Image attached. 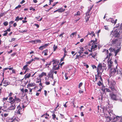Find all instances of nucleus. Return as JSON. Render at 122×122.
Segmentation results:
<instances>
[{
  "label": "nucleus",
  "instance_id": "f257e3e1",
  "mask_svg": "<svg viewBox=\"0 0 122 122\" xmlns=\"http://www.w3.org/2000/svg\"><path fill=\"white\" fill-rule=\"evenodd\" d=\"M108 51L106 49L104 50L103 52H104L105 54H107V56L104 60L103 61L105 62L106 61H107V64L108 66V69H110V72L109 75L110 77L114 75L116 71V70L113 68V62L111 61V59H110V57L112 56L111 53H109V55H107Z\"/></svg>",
  "mask_w": 122,
  "mask_h": 122
},
{
  "label": "nucleus",
  "instance_id": "f03ea898",
  "mask_svg": "<svg viewBox=\"0 0 122 122\" xmlns=\"http://www.w3.org/2000/svg\"><path fill=\"white\" fill-rule=\"evenodd\" d=\"M97 43H96V41H94L92 40L91 42L89 43V44H88L89 46H91V50H89V51L90 52H92L93 50L94 51L96 50V49L97 47Z\"/></svg>",
  "mask_w": 122,
  "mask_h": 122
},
{
  "label": "nucleus",
  "instance_id": "7ed1b4c3",
  "mask_svg": "<svg viewBox=\"0 0 122 122\" xmlns=\"http://www.w3.org/2000/svg\"><path fill=\"white\" fill-rule=\"evenodd\" d=\"M108 85L109 86V88L111 89L113 92L115 91L116 90L115 88V82L112 80L110 81L108 80Z\"/></svg>",
  "mask_w": 122,
  "mask_h": 122
},
{
  "label": "nucleus",
  "instance_id": "20e7f679",
  "mask_svg": "<svg viewBox=\"0 0 122 122\" xmlns=\"http://www.w3.org/2000/svg\"><path fill=\"white\" fill-rule=\"evenodd\" d=\"M120 43H118V44L117 45L115 48L112 49V48H110L109 50L110 51H112L113 50L115 52V56H116L117 54L120 51V49L121 48V46H120Z\"/></svg>",
  "mask_w": 122,
  "mask_h": 122
},
{
  "label": "nucleus",
  "instance_id": "39448f33",
  "mask_svg": "<svg viewBox=\"0 0 122 122\" xmlns=\"http://www.w3.org/2000/svg\"><path fill=\"white\" fill-rule=\"evenodd\" d=\"M9 101H11V103H18L21 101L20 99L17 97L16 96H15L14 98L13 99L12 97H10L9 99Z\"/></svg>",
  "mask_w": 122,
  "mask_h": 122
},
{
  "label": "nucleus",
  "instance_id": "423d86ee",
  "mask_svg": "<svg viewBox=\"0 0 122 122\" xmlns=\"http://www.w3.org/2000/svg\"><path fill=\"white\" fill-rule=\"evenodd\" d=\"M110 121L112 122H115L118 121L119 122H122V117H113L112 118L109 119Z\"/></svg>",
  "mask_w": 122,
  "mask_h": 122
},
{
  "label": "nucleus",
  "instance_id": "0eeeda50",
  "mask_svg": "<svg viewBox=\"0 0 122 122\" xmlns=\"http://www.w3.org/2000/svg\"><path fill=\"white\" fill-rule=\"evenodd\" d=\"M112 32L111 35H113L115 37H118L119 36L120 33H122V30L120 28L118 30L117 29V30H115L113 31H112Z\"/></svg>",
  "mask_w": 122,
  "mask_h": 122
},
{
  "label": "nucleus",
  "instance_id": "6e6552de",
  "mask_svg": "<svg viewBox=\"0 0 122 122\" xmlns=\"http://www.w3.org/2000/svg\"><path fill=\"white\" fill-rule=\"evenodd\" d=\"M103 70L104 69L102 68V64L99 63L97 66V74H102L103 71Z\"/></svg>",
  "mask_w": 122,
  "mask_h": 122
},
{
  "label": "nucleus",
  "instance_id": "1a4fd4ad",
  "mask_svg": "<svg viewBox=\"0 0 122 122\" xmlns=\"http://www.w3.org/2000/svg\"><path fill=\"white\" fill-rule=\"evenodd\" d=\"M54 62L53 63V67L52 68L53 70H57L59 69V65H58V63L55 60H53Z\"/></svg>",
  "mask_w": 122,
  "mask_h": 122
},
{
  "label": "nucleus",
  "instance_id": "9d476101",
  "mask_svg": "<svg viewBox=\"0 0 122 122\" xmlns=\"http://www.w3.org/2000/svg\"><path fill=\"white\" fill-rule=\"evenodd\" d=\"M6 120L7 122H13L15 121H18L17 119H16L14 116H13L12 118L8 117L7 118Z\"/></svg>",
  "mask_w": 122,
  "mask_h": 122
},
{
  "label": "nucleus",
  "instance_id": "9b49d317",
  "mask_svg": "<svg viewBox=\"0 0 122 122\" xmlns=\"http://www.w3.org/2000/svg\"><path fill=\"white\" fill-rule=\"evenodd\" d=\"M93 5H92L90 6L89 7H88V9L87 12L86 13V15H89L90 14V11L92 10V8L93 7Z\"/></svg>",
  "mask_w": 122,
  "mask_h": 122
},
{
  "label": "nucleus",
  "instance_id": "f8f14e48",
  "mask_svg": "<svg viewBox=\"0 0 122 122\" xmlns=\"http://www.w3.org/2000/svg\"><path fill=\"white\" fill-rule=\"evenodd\" d=\"M10 103L11 104V106L9 107V110H12L14 109L16 107L15 103H11V101H10Z\"/></svg>",
  "mask_w": 122,
  "mask_h": 122
},
{
  "label": "nucleus",
  "instance_id": "ddd939ff",
  "mask_svg": "<svg viewBox=\"0 0 122 122\" xmlns=\"http://www.w3.org/2000/svg\"><path fill=\"white\" fill-rule=\"evenodd\" d=\"M110 95L112 99L114 100H117V96L115 94L112 93L111 94H110Z\"/></svg>",
  "mask_w": 122,
  "mask_h": 122
},
{
  "label": "nucleus",
  "instance_id": "4468645a",
  "mask_svg": "<svg viewBox=\"0 0 122 122\" xmlns=\"http://www.w3.org/2000/svg\"><path fill=\"white\" fill-rule=\"evenodd\" d=\"M4 78H3L2 80V82H3V86H6L9 85V81L7 80H4Z\"/></svg>",
  "mask_w": 122,
  "mask_h": 122
},
{
  "label": "nucleus",
  "instance_id": "2eb2a0df",
  "mask_svg": "<svg viewBox=\"0 0 122 122\" xmlns=\"http://www.w3.org/2000/svg\"><path fill=\"white\" fill-rule=\"evenodd\" d=\"M22 108L21 107L20 105H18L17 107V111L19 114H20V112L21 111Z\"/></svg>",
  "mask_w": 122,
  "mask_h": 122
},
{
  "label": "nucleus",
  "instance_id": "dca6fc26",
  "mask_svg": "<svg viewBox=\"0 0 122 122\" xmlns=\"http://www.w3.org/2000/svg\"><path fill=\"white\" fill-rule=\"evenodd\" d=\"M48 45V44H45L44 45L40 46L39 47V49L40 50H42L45 48L46 47H47Z\"/></svg>",
  "mask_w": 122,
  "mask_h": 122
},
{
  "label": "nucleus",
  "instance_id": "f3484780",
  "mask_svg": "<svg viewBox=\"0 0 122 122\" xmlns=\"http://www.w3.org/2000/svg\"><path fill=\"white\" fill-rule=\"evenodd\" d=\"M53 74V72L51 71L50 72H49L48 74L49 77L52 78V79L53 80L54 79Z\"/></svg>",
  "mask_w": 122,
  "mask_h": 122
},
{
  "label": "nucleus",
  "instance_id": "a211bd4d",
  "mask_svg": "<svg viewBox=\"0 0 122 122\" xmlns=\"http://www.w3.org/2000/svg\"><path fill=\"white\" fill-rule=\"evenodd\" d=\"M48 49H46L44 50L42 52V54H44V55L45 56H46L48 55Z\"/></svg>",
  "mask_w": 122,
  "mask_h": 122
},
{
  "label": "nucleus",
  "instance_id": "6ab92c4d",
  "mask_svg": "<svg viewBox=\"0 0 122 122\" xmlns=\"http://www.w3.org/2000/svg\"><path fill=\"white\" fill-rule=\"evenodd\" d=\"M46 76V73L43 72L41 73V74L39 75V77L40 78H41L43 76Z\"/></svg>",
  "mask_w": 122,
  "mask_h": 122
},
{
  "label": "nucleus",
  "instance_id": "aec40b11",
  "mask_svg": "<svg viewBox=\"0 0 122 122\" xmlns=\"http://www.w3.org/2000/svg\"><path fill=\"white\" fill-rule=\"evenodd\" d=\"M88 35H90L92 36V37H93V36L95 37V34L94 33V32L92 31L91 32V33L89 32L86 35V37Z\"/></svg>",
  "mask_w": 122,
  "mask_h": 122
},
{
  "label": "nucleus",
  "instance_id": "412c9836",
  "mask_svg": "<svg viewBox=\"0 0 122 122\" xmlns=\"http://www.w3.org/2000/svg\"><path fill=\"white\" fill-rule=\"evenodd\" d=\"M23 19V17H20V18H19V16H17L16 17V18L15 19V21H18L19 20H21Z\"/></svg>",
  "mask_w": 122,
  "mask_h": 122
},
{
  "label": "nucleus",
  "instance_id": "4be33fe9",
  "mask_svg": "<svg viewBox=\"0 0 122 122\" xmlns=\"http://www.w3.org/2000/svg\"><path fill=\"white\" fill-rule=\"evenodd\" d=\"M52 118L53 120H55L56 119V120H58V118H57V117H56V115L54 114V113L52 115Z\"/></svg>",
  "mask_w": 122,
  "mask_h": 122
},
{
  "label": "nucleus",
  "instance_id": "5701e85b",
  "mask_svg": "<svg viewBox=\"0 0 122 122\" xmlns=\"http://www.w3.org/2000/svg\"><path fill=\"white\" fill-rule=\"evenodd\" d=\"M118 40L117 39H113L112 40V44H114L115 43H116L117 42H118Z\"/></svg>",
  "mask_w": 122,
  "mask_h": 122
},
{
  "label": "nucleus",
  "instance_id": "b1692460",
  "mask_svg": "<svg viewBox=\"0 0 122 122\" xmlns=\"http://www.w3.org/2000/svg\"><path fill=\"white\" fill-rule=\"evenodd\" d=\"M107 21L111 22L113 23V19L112 18H110L108 19H106V20Z\"/></svg>",
  "mask_w": 122,
  "mask_h": 122
},
{
  "label": "nucleus",
  "instance_id": "393cba45",
  "mask_svg": "<svg viewBox=\"0 0 122 122\" xmlns=\"http://www.w3.org/2000/svg\"><path fill=\"white\" fill-rule=\"evenodd\" d=\"M3 110L4 109L3 108V107L1 106L0 107V115H1L2 116H3V113L1 111V110Z\"/></svg>",
  "mask_w": 122,
  "mask_h": 122
},
{
  "label": "nucleus",
  "instance_id": "a878e982",
  "mask_svg": "<svg viewBox=\"0 0 122 122\" xmlns=\"http://www.w3.org/2000/svg\"><path fill=\"white\" fill-rule=\"evenodd\" d=\"M65 10V9H63L61 8L58 9V12H62Z\"/></svg>",
  "mask_w": 122,
  "mask_h": 122
},
{
  "label": "nucleus",
  "instance_id": "bb28decb",
  "mask_svg": "<svg viewBox=\"0 0 122 122\" xmlns=\"http://www.w3.org/2000/svg\"><path fill=\"white\" fill-rule=\"evenodd\" d=\"M35 85L36 84L35 83H33L28 84L27 85V86L28 87H32L35 86Z\"/></svg>",
  "mask_w": 122,
  "mask_h": 122
},
{
  "label": "nucleus",
  "instance_id": "cd10ccee",
  "mask_svg": "<svg viewBox=\"0 0 122 122\" xmlns=\"http://www.w3.org/2000/svg\"><path fill=\"white\" fill-rule=\"evenodd\" d=\"M30 74H26L24 78L25 79L28 78L30 77Z\"/></svg>",
  "mask_w": 122,
  "mask_h": 122
},
{
  "label": "nucleus",
  "instance_id": "c85d7f7f",
  "mask_svg": "<svg viewBox=\"0 0 122 122\" xmlns=\"http://www.w3.org/2000/svg\"><path fill=\"white\" fill-rule=\"evenodd\" d=\"M81 14V12L79 11H78L77 12L76 14L75 15V16L76 17L77 16H79Z\"/></svg>",
  "mask_w": 122,
  "mask_h": 122
},
{
  "label": "nucleus",
  "instance_id": "c756f323",
  "mask_svg": "<svg viewBox=\"0 0 122 122\" xmlns=\"http://www.w3.org/2000/svg\"><path fill=\"white\" fill-rule=\"evenodd\" d=\"M86 15V16L85 17V19L86 20V22H87L89 20V15Z\"/></svg>",
  "mask_w": 122,
  "mask_h": 122
},
{
  "label": "nucleus",
  "instance_id": "7c9ffc66",
  "mask_svg": "<svg viewBox=\"0 0 122 122\" xmlns=\"http://www.w3.org/2000/svg\"><path fill=\"white\" fill-rule=\"evenodd\" d=\"M3 107V108L4 109V110H3L4 111V109H5L7 108V106L6 104V103H4V105L2 107Z\"/></svg>",
  "mask_w": 122,
  "mask_h": 122
},
{
  "label": "nucleus",
  "instance_id": "2f4dec72",
  "mask_svg": "<svg viewBox=\"0 0 122 122\" xmlns=\"http://www.w3.org/2000/svg\"><path fill=\"white\" fill-rule=\"evenodd\" d=\"M28 65H25L23 67V69L24 70H25L26 69H28V68L27 67V66Z\"/></svg>",
  "mask_w": 122,
  "mask_h": 122
},
{
  "label": "nucleus",
  "instance_id": "473e14b6",
  "mask_svg": "<svg viewBox=\"0 0 122 122\" xmlns=\"http://www.w3.org/2000/svg\"><path fill=\"white\" fill-rule=\"evenodd\" d=\"M36 43H41V40L39 39L36 40Z\"/></svg>",
  "mask_w": 122,
  "mask_h": 122
},
{
  "label": "nucleus",
  "instance_id": "72a5a7b5",
  "mask_svg": "<svg viewBox=\"0 0 122 122\" xmlns=\"http://www.w3.org/2000/svg\"><path fill=\"white\" fill-rule=\"evenodd\" d=\"M104 90L105 91H106L107 92H111L110 90L108 88H105Z\"/></svg>",
  "mask_w": 122,
  "mask_h": 122
},
{
  "label": "nucleus",
  "instance_id": "f704fd0d",
  "mask_svg": "<svg viewBox=\"0 0 122 122\" xmlns=\"http://www.w3.org/2000/svg\"><path fill=\"white\" fill-rule=\"evenodd\" d=\"M76 33H77L76 32H74L73 33H72L71 35V37H73V36L74 35L76 34Z\"/></svg>",
  "mask_w": 122,
  "mask_h": 122
},
{
  "label": "nucleus",
  "instance_id": "c9c22d12",
  "mask_svg": "<svg viewBox=\"0 0 122 122\" xmlns=\"http://www.w3.org/2000/svg\"><path fill=\"white\" fill-rule=\"evenodd\" d=\"M101 74H98L97 77H99V78H100L101 79V80L102 81V78L101 77Z\"/></svg>",
  "mask_w": 122,
  "mask_h": 122
},
{
  "label": "nucleus",
  "instance_id": "e433bc0d",
  "mask_svg": "<svg viewBox=\"0 0 122 122\" xmlns=\"http://www.w3.org/2000/svg\"><path fill=\"white\" fill-rule=\"evenodd\" d=\"M30 42L32 43L33 44H36L35 40H31L29 41Z\"/></svg>",
  "mask_w": 122,
  "mask_h": 122
},
{
  "label": "nucleus",
  "instance_id": "4c0bfd02",
  "mask_svg": "<svg viewBox=\"0 0 122 122\" xmlns=\"http://www.w3.org/2000/svg\"><path fill=\"white\" fill-rule=\"evenodd\" d=\"M4 25L5 26H6L8 25V22L7 21H5L4 23Z\"/></svg>",
  "mask_w": 122,
  "mask_h": 122
},
{
  "label": "nucleus",
  "instance_id": "58836bf2",
  "mask_svg": "<svg viewBox=\"0 0 122 122\" xmlns=\"http://www.w3.org/2000/svg\"><path fill=\"white\" fill-rule=\"evenodd\" d=\"M57 48V46H56L55 45H54L53 47L54 51H55L56 50V49Z\"/></svg>",
  "mask_w": 122,
  "mask_h": 122
},
{
  "label": "nucleus",
  "instance_id": "ea45409f",
  "mask_svg": "<svg viewBox=\"0 0 122 122\" xmlns=\"http://www.w3.org/2000/svg\"><path fill=\"white\" fill-rule=\"evenodd\" d=\"M83 84V83L82 82H80L79 84V86H78V88L81 89V86Z\"/></svg>",
  "mask_w": 122,
  "mask_h": 122
},
{
  "label": "nucleus",
  "instance_id": "a19ab883",
  "mask_svg": "<svg viewBox=\"0 0 122 122\" xmlns=\"http://www.w3.org/2000/svg\"><path fill=\"white\" fill-rule=\"evenodd\" d=\"M21 31H20V32L21 33H23L24 32H26L27 31V30L25 29L24 30H20Z\"/></svg>",
  "mask_w": 122,
  "mask_h": 122
},
{
  "label": "nucleus",
  "instance_id": "79ce46f5",
  "mask_svg": "<svg viewBox=\"0 0 122 122\" xmlns=\"http://www.w3.org/2000/svg\"><path fill=\"white\" fill-rule=\"evenodd\" d=\"M97 84L99 86H100L102 85V83L101 81H99L97 83Z\"/></svg>",
  "mask_w": 122,
  "mask_h": 122
},
{
  "label": "nucleus",
  "instance_id": "37998d69",
  "mask_svg": "<svg viewBox=\"0 0 122 122\" xmlns=\"http://www.w3.org/2000/svg\"><path fill=\"white\" fill-rule=\"evenodd\" d=\"M66 48L65 47L64 48H63V50L64 51V53L67 54V52L66 50Z\"/></svg>",
  "mask_w": 122,
  "mask_h": 122
},
{
  "label": "nucleus",
  "instance_id": "c03bdc74",
  "mask_svg": "<svg viewBox=\"0 0 122 122\" xmlns=\"http://www.w3.org/2000/svg\"><path fill=\"white\" fill-rule=\"evenodd\" d=\"M4 32H5V33L3 34V36H6L7 35V32L6 31V30H5L4 31Z\"/></svg>",
  "mask_w": 122,
  "mask_h": 122
},
{
  "label": "nucleus",
  "instance_id": "a18cd8bd",
  "mask_svg": "<svg viewBox=\"0 0 122 122\" xmlns=\"http://www.w3.org/2000/svg\"><path fill=\"white\" fill-rule=\"evenodd\" d=\"M104 27H105L104 28L106 30H108L109 29V28L107 26H104Z\"/></svg>",
  "mask_w": 122,
  "mask_h": 122
},
{
  "label": "nucleus",
  "instance_id": "49530a36",
  "mask_svg": "<svg viewBox=\"0 0 122 122\" xmlns=\"http://www.w3.org/2000/svg\"><path fill=\"white\" fill-rule=\"evenodd\" d=\"M79 48L81 50V51H84V48L82 47H79Z\"/></svg>",
  "mask_w": 122,
  "mask_h": 122
},
{
  "label": "nucleus",
  "instance_id": "de8ad7c7",
  "mask_svg": "<svg viewBox=\"0 0 122 122\" xmlns=\"http://www.w3.org/2000/svg\"><path fill=\"white\" fill-rule=\"evenodd\" d=\"M15 38H12L11 39V40L10 41V42H12L13 41H15Z\"/></svg>",
  "mask_w": 122,
  "mask_h": 122
},
{
  "label": "nucleus",
  "instance_id": "09e8293b",
  "mask_svg": "<svg viewBox=\"0 0 122 122\" xmlns=\"http://www.w3.org/2000/svg\"><path fill=\"white\" fill-rule=\"evenodd\" d=\"M13 95V93H12V92H10L9 94L8 97H11V96H12Z\"/></svg>",
  "mask_w": 122,
  "mask_h": 122
},
{
  "label": "nucleus",
  "instance_id": "8fccbe9b",
  "mask_svg": "<svg viewBox=\"0 0 122 122\" xmlns=\"http://www.w3.org/2000/svg\"><path fill=\"white\" fill-rule=\"evenodd\" d=\"M30 10H32L33 11H35V9L34 8H33L32 7H30Z\"/></svg>",
  "mask_w": 122,
  "mask_h": 122
},
{
  "label": "nucleus",
  "instance_id": "3c124183",
  "mask_svg": "<svg viewBox=\"0 0 122 122\" xmlns=\"http://www.w3.org/2000/svg\"><path fill=\"white\" fill-rule=\"evenodd\" d=\"M80 57V56L79 55H77L76 56V57L75 58V59H79V57Z\"/></svg>",
  "mask_w": 122,
  "mask_h": 122
},
{
  "label": "nucleus",
  "instance_id": "603ef678",
  "mask_svg": "<svg viewBox=\"0 0 122 122\" xmlns=\"http://www.w3.org/2000/svg\"><path fill=\"white\" fill-rule=\"evenodd\" d=\"M98 76V74H97V75H95V79L97 81V80L99 78V77H97Z\"/></svg>",
  "mask_w": 122,
  "mask_h": 122
},
{
  "label": "nucleus",
  "instance_id": "864d4df0",
  "mask_svg": "<svg viewBox=\"0 0 122 122\" xmlns=\"http://www.w3.org/2000/svg\"><path fill=\"white\" fill-rule=\"evenodd\" d=\"M92 66L93 69L97 68L96 66L94 65H92Z\"/></svg>",
  "mask_w": 122,
  "mask_h": 122
},
{
  "label": "nucleus",
  "instance_id": "5fc2aeb1",
  "mask_svg": "<svg viewBox=\"0 0 122 122\" xmlns=\"http://www.w3.org/2000/svg\"><path fill=\"white\" fill-rule=\"evenodd\" d=\"M102 67H106V65L104 63H103V64H102Z\"/></svg>",
  "mask_w": 122,
  "mask_h": 122
},
{
  "label": "nucleus",
  "instance_id": "6e6d98bb",
  "mask_svg": "<svg viewBox=\"0 0 122 122\" xmlns=\"http://www.w3.org/2000/svg\"><path fill=\"white\" fill-rule=\"evenodd\" d=\"M83 91H82L81 90H79V92L80 94H81V93H83Z\"/></svg>",
  "mask_w": 122,
  "mask_h": 122
},
{
  "label": "nucleus",
  "instance_id": "4d7b16f0",
  "mask_svg": "<svg viewBox=\"0 0 122 122\" xmlns=\"http://www.w3.org/2000/svg\"><path fill=\"white\" fill-rule=\"evenodd\" d=\"M45 84L46 85H48L50 84V82H49L46 81L45 82Z\"/></svg>",
  "mask_w": 122,
  "mask_h": 122
},
{
  "label": "nucleus",
  "instance_id": "13d9d810",
  "mask_svg": "<svg viewBox=\"0 0 122 122\" xmlns=\"http://www.w3.org/2000/svg\"><path fill=\"white\" fill-rule=\"evenodd\" d=\"M83 53L82 52H81V51H79V52H78V53H79V55L80 56L81 54L82 53Z\"/></svg>",
  "mask_w": 122,
  "mask_h": 122
},
{
  "label": "nucleus",
  "instance_id": "bf43d9fd",
  "mask_svg": "<svg viewBox=\"0 0 122 122\" xmlns=\"http://www.w3.org/2000/svg\"><path fill=\"white\" fill-rule=\"evenodd\" d=\"M21 6V5H18L17 6H16L15 8V9H16L18 8H20Z\"/></svg>",
  "mask_w": 122,
  "mask_h": 122
},
{
  "label": "nucleus",
  "instance_id": "052dcab7",
  "mask_svg": "<svg viewBox=\"0 0 122 122\" xmlns=\"http://www.w3.org/2000/svg\"><path fill=\"white\" fill-rule=\"evenodd\" d=\"M25 2V1L24 0H23L21 2H20V3L21 4H22L23 3H24Z\"/></svg>",
  "mask_w": 122,
  "mask_h": 122
},
{
  "label": "nucleus",
  "instance_id": "680f3d73",
  "mask_svg": "<svg viewBox=\"0 0 122 122\" xmlns=\"http://www.w3.org/2000/svg\"><path fill=\"white\" fill-rule=\"evenodd\" d=\"M31 63V61H30L26 62V63L27 64H30Z\"/></svg>",
  "mask_w": 122,
  "mask_h": 122
},
{
  "label": "nucleus",
  "instance_id": "e2e57ef3",
  "mask_svg": "<svg viewBox=\"0 0 122 122\" xmlns=\"http://www.w3.org/2000/svg\"><path fill=\"white\" fill-rule=\"evenodd\" d=\"M66 22V21H65L62 22L61 23H60L61 25H62L63 24H64V23H65Z\"/></svg>",
  "mask_w": 122,
  "mask_h": 122
},
{
  "label": "nucleus",
  "instance_id": "0e129e2a",
  "mask_svg": "<svg viewBox=\"0 0 122 122\" xmlns=\"http://www.w3.org/2000/svg\"><path fill=\"white\" fill-rule=\"evenodd\" d=\"M117 19H116L115 21L113 20V22H113V23H114V24H116L117 22Z\"/></svg>",
  "mask_w": 122,
  "mask_h": 122
},
{
  "label": "nucleus",
  "instance_id": "69168bd1",
  "mask_svg": "<svg viewBox=\"0 0 122 122\" xmlns=\"http://www.w3.org/2000/svg\"><path fill=\"white\" fill-rule=\"evenodd\" d=\"M44 93H44L45 95V96H46V95H47V92L45 90H44Z\"/></svg>",
  "mask_w": 122,
  "mask_h": 122
},
{
  "label": "nucleus",
  "instance_id": "338daca9",
  "mask_svg": "<svg viewBox=\"0 0 122 122\" xmlns=\"http://www.w3.org/2000/svg\"><path fill=\"white\" fill-rule=\"evenodd\" d=\"M8 99V97H7L6 98H4L3 99V101L6 100H7Z\"/></svg>",
  "mask_w": 122,
  "mask_h": 122
},
{
  "label": "nucleus",
  "instance_id": "774afa93",
  "mask_svg": "<svg viewBox=\"0 0 122 122\" xmlns=\"http://www.w3.org/2000/svg\"><path fill=\"white\" fill-rule=\"evenodd\" d=\"M96 56V54H93L92 55V57L94 58Z\"/></svg>",
  "mask_w": 122,
  "mask_h": 122
}]
</instances>
